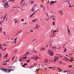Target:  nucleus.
Instances as JSON below:
<instances>
[{"mask_svg": "<svg viewBox=\"0 0 74 74\" xmlns=\"http://www.w3.org/2000/svg\"><path fill=\"white\" fill-rule=\"evenodd\" d=\"M48 52H47V53L48 54H50V56H52L53 55V52H52V51H51V50L49 49L48 51Z\"/></svg>", "mask_w": 74, "mask_h": 74, "instance_id": "nucleus-1", "label": "nucleus"}, {"mask_svg": "<svg viewBox=\"0 0 74 74\" xmlns=\"http://www.w3.org/2000/svg\"><path fill=\"white\" fill-rule=\"evenodd\" d=\"M1 69L2 71H4L5 72H6L7 71H8V69H3L2 68H1Z\"/></svg>", "mask_w": 74, "mask_h": 74, "instance_id": "nucleus-2", "label": "nucleus"}, {"mask_svg": "<svg viewBox=\"0 0 74 74\" xmlns=\"http://www.w3.org/2000/svg\"><path fill=\"white\" fill-rule=\"evenodd\" d=\"M67 29L68 30V34H69V36H71V35H70V31L69 30V27H68Z\"/></svg>", "mask_w": 74, "mask_h": 74, "instance_id": "nucleus-3", "label": "nucleus"}, {"mask_svg": "<svg viewBox=\"0 0 74 74\" xmlns=\"http://www.w3.org/2000/svg\"><path fill=\"white\" fill-rule=\"evenodd\" d=\"M47 62H48V59H47V58H45L44 62V64H45V63H47Z\"/></svg>", "mask_w": 74, "mask_h": 74, "instance_id": "nucleus-4", "label": "nucleus"}, {"mask_svg": "<svg viewBox=\"0 0 74 74\" xmlns=\"http://www.w3.org/2000/svg\"><path fill=\"white\" fill-rule=\"evenodd\" d=\"M11 71H14V70L13 69H8V71L7 73H10Z\"/></svg>", "mask_w": 74, "mask_h": 74, "instance_id": "nucleus-5", "label": "nucleus"}, {"mask_svg": "<svg viewBox=\"0 0 74 74\" xmlns=\"http://www.w3.org/2000/svg\"><path fill=\"white\" fill-rule=\"evenodd\" d=\"M53 35H52V37H55V36H56V34H55V32H54V31H53Z\"/></svg>", "mask_w": 74, "mask_h": 74, "instance_id": "nucleus-6", "label": "nucleus"}, {"mask_svg": "<svg viewBox=\"0 0 74 74\" xmlns=\"http://www.w3.org/2000/svg\"><path fill=\"white\" fill-rule=\"evenodd\" d=\"M37 65V64H35V65L34 66H30L29 68V69H32V68H33V67H35Z\"/></svg>", "mask_w": 74, "mask_h": 74, "instance_id": "nucleus-7", "label": "nucleus"}, {"mask_svg": "<svg viewBox=\"0 0 74 74\" xmlns=\"http://www.w3.org/2000/svg\"><path fill=\"white\" fill-rule=\"evenodd\" d=\"M54 1H52L50 2V4H51V5H53V4H54Z\"/></svg>", "mask_w": 74, "mask_h": 74, "instance_id": "nucleus-8", "label": "nucleus"}, {"mask_svg": "<svg viewBox=\"0 0 74 74\" xmlns=\"http://www.w3.org/2000/svg\"><path fill=\"white\" fill-rule=\"evenodd\" d=\"M59 13H60L61 14V15H63V13L62 12H62V11L60 10L58 11Z\"/></svg>", "mask_w": 74, "mask_h": 74, "instance_id": "nucleus-9", "label": "nucleus"}, {"mask_svg": "<svg viewBox=\"0 0 74 74\" xmlns=\"http://www.w3.org/2000/svg\"><path fill=\"white\" fill-rule=\"evenodd\" d=\"M36 26H35V28H37V29H38V27H39V25H38L37 24H36Z\"/></svg>", "mask_w": 74, "mask_h": 74, "instance_id": "nucleus-10", "label": "nucleus"}, {"mask_svg": "<svg viewBox=\"0 0 74 74\" xmlns=\"http://www.w3.org/2000/svg\"><path fill=\"white\" fill-rule=\"evenodd\" d=\"M35 57H36V58H35V60H38V58H38V57L37 56H36Z\"/></svg>", "mask_w": 74, "mask_h": 74, "instance_id": "nucleus-11", "label": "nucleus"}, {"mask_svg": "<svg viewBox=\"0 0 74 74\" xmlns=\"http://www.w3.org/2000/svg\"><path fill=\"white\" fill-rule=\"evenodd\" d=\"M63 48H64L65 47H66V44L64 45H63Z\"/></svg>", "mask_w": 74, "mask_h": 74, "instance_id": "nucleus-12", "label": "nucleus"}, {"mask_svg": "<svg viewBox=\"0 0 74 74\" xmlns=\"http://www.w3.org/2000/svg\"><path fill=\"white\" fill-rule=\"evenodd\" d=\"M58 70H59L58 71H59V72L62 71V70H61V69H60L59 68H58Z\"/></svg>", "mask_w": 74, "mask_h": 74, "instance_id": "nucleus-13", "label": "nucleus"}, {"mask_svg": "<svg viewBox=\"0 0 74 74\" xmlns=\"http://www.w3.org/2000/svg\"><path fill=\"white\" fill-rule=\"evenodd\" d=\"M37 20V19H34V20H32V22H36V21Z\"/></svg>", "mask_w": 74, "mask_h": 74, "instance_id": "nucleus-14", "label": "nucleus"}, {"mask_svg": "<svg viewBox=\"0 0 74 74\" xmlns=\"http://www.w3.org/2000/svg\"><path fill=\"white\" fill-rule=\"evenodd\" d=\"M69 71H67L66 70H65L63 72V73H67V72H69Z\"/></svg>", "mask_w": 74, "mask_h": 74, "instance_id": "nucleus-15", "label": "nucleus"}, {"mask_svg": "<svg viewBox=\"0 0 74 74\" xmlns=\"http://www.w3.org/2000/svg\"><path fill=\"white\" fill-rule=\"evenodd\" d=\"M8 56V53H7L6 55L4 56V58H7Z\"/></svg>", "mask_w": 74, "mask_h": 74, "instance_id": "nucleus-16", "label": "nucleus"}, {"mask_svg": "<svg viewBox=\"0 0 74 74\" xmlns=\"http://www.w3.org/2000/svg\"><path fill=\"white\" fill-rule=\"evenodd\" d=\"M16 40H17V39H16V38H15L14 39V42L15 44V42H16Z\"/></svg>", "mask_w": 74, "mask_h": 74, "instance_id": "nucleus-17", "label": "nucleus"}, {"mask_svg": "<svg viewBox=\"0 0 74 74\" xmlns=\"http://www.w3.org/2000/svg\"><path fill=\"white\" fill-rule=\"evenodd\" d=\"M64 52H66V51H67V49H66V48H64Z\"/></svg>", "mask_w": 74, "mask_h": 74, "instance_id": "nucleus-18", "label": "nucleus"}, {"mask_svg": "<svg viewBox=\"0 0 74 74\" xmlns=\"http://www.w3.org/2000/svg\"><path fill=\"white\" fill-rule=\"evenodd\" d=\"M56 57H55V58H54V62H56Z\"/></svg>", "mask_w": 74, "mask_h": 74, "instance_id": "nucleus-19", "label": "nucleus"}, {"mask_svg": "<svg viewBox=\"0 0 74 74\" xmlns=\"http://www.w3.org/2000/svg\"><path fill=\"white\" fill-rule=\"evenodd\" d=\"M45 21H48V20L49 19V18H48V19H47L46 18H45Z\"/></svg>", "mask_w": 74, "mask_h": 74, "instance_id": "nucleus-20", "label": "nucleus"}, {"mask_svg": "<svg viewBox=\"0 0 74 74\" xmlns=\"http://www.w3.org/2000/svg\"><path fill=\"white\" fill-rule=\"evenodd\" d=\"M42 50H43V51H45V47H43V48H42Z\"/></svg>", "mask_w": 74, "mask_h": 74, "instance_id": "nucleus-21", "label": "nucleus"}, {"mask_svg": "<svg viewBox=\"0 0 74 74\" xmlns=\"http://www.w3.org/2000/svg\"><path fill=\"white\" fill-rule=\"evenodd\" d=\"M30 60V59H29L27 60V63H29V61Z\"/></svg>", "mask_w": 74, "mask_h": 74, "instance_id": "nucleus-22", "label": "nucleus"}, {"mask_svg": "<svg viewBox=\"0 0 74 74\" xmlns=\"http://www.w3.org/2000/svg\"><path fill=\"white\" fill-rule=\"evenodd\" d=\"M39 70L40 69H36V71H37L36 73H37L38 71H39Z\"/></svg>", "mask_w": 74, "mask_h": 74, "instance_id": "nucleus-23", "label": "nucleus"}, {"mask_svg": "<svg viewBox=\"0 0 74 74\" xmlns=\"http://www.w3.org/2000/svg\"><path fill=\"white\" fill-rule=\"evenodd\" d=\"M6 49H7V48H5L4 49L2 50V51H5L6 50Z\"/></svg>", "mask_w": 74, "mask_h": 74, "instance_id": "nucleus-24", "label": "nucleus"}, {"mask_svg": "<svg viewBox=\"0 0 74 74\" xmlns=\"http://www.w3.org/2000/svg\"><path fill=\"white\" fill-rule=\"evenodd\" d=\"M27 59V57H24L22 58V59Z\"/></svg>", "mask_w": 74, "mask_h": 74, "instance_id": "nucleus-25", "label": "nucleus"}, {"mask_svg": "<svg viewBox=\"0 0 74 74\" xmlns=\"http://www.w3.org/2000/svg\"><path fill=\"white\" fill-rule=\"evenodd\" d=\"M51 48H57L56 47V46H54L53 47H51Z\"/></svg>", "mask_w": 74, "mask_h": 74, "instance_id": "nucleus-26", "label": "nucleus"}, {"mask_svg": "<svg viewBox=\"0 0 74 74\" xmlns=\"http://www.w3.org/2000/svg\"><path fill=\"white\" fill-rule=\"evenodd\" d=\"M7 63H3L2 64V65H7Z\"/></svg>", "mask_w": 74, "mask_h": 74, "instance_id": "nucleus-27", "label": "nucleus"}, {"mask_svg": "<svg viewBox=\"0 0 74 74\" xmlns=\"http://www.w3.org/2000/svg\"><path fill=\"white\" fill-rule=\"evenodd\" d=\"M44 6L42 5H40V7H41V8H43L44 7Z\"/></svg>", "mask_w": 74, "mask_h": 74, "instance_id": "nucleus-28", "label": "nucleus"}, {"mask_svg": "<svg viewBox=\"0 0 74 74\" xmlns=\"http://www.w3.org/2000/svg\"><path fill=\"white\" fill-rule=\"evenodd\" d=\"M9 7V6L8 5H7L6 6H4V7L5 8H7V7Z\"/></svg>", "mask_w": 74, "mask_h": 74, "instance_id": "nucleus-29", "label": "nucleus"}, {"mask_svg": "<svg viewBox=\"0 0 74 74\" xmlns=\"http://www.w3.org/2000/svg\"><path fill=\"white\" fill-rule=\"evenodd\" d=\"M8 3H5V5H8Z\"/></svg>", "mask_w": 74, "mask_h": 74, "instance_id": "nucleus-30", "label": "nucleus"}, {"mask_svg": "<svg viewBox=\"0 0 74 74\" xmlns=\"http://www.w3.org/2000/svg\"><path fill=\"white\" fill-rule=\"evenodd\" d=\"M1 30H2V28H1V27H0V31L1 32Z\"/></svg>", "mask_w": 74, "mask_h": 74, "instance_id": "nucleus-31", "label": "nucleus"}, {"mask_svg": "<svg viewBox=\"0 0 74 74\" xmlns=\"http://www.w3.org/2000/svg\"><path fill=\"white\" fill-rule=\"evenodd\" d=\"M5 33H6L5 32H3V34L4 35H5Z\"/></svg>", "mask_w": 74, "mask_h": 74, "instance_id": "nucleus-32", "label": "nucleus"}, {"mask_svg": "<svg viewBox=\"0 0 74 74\" xmlns=\"http://www.w3.org/2000/svg\"><path fill=\"white\" fill-rule=\"evenodd\" d=\"M6 62H10V60L9 59L6 60Z\"/></svg>", "mask_w": 74, "mask_h": 74, "instance_id": "nucleus-33", "label": "nucleus"}, {"mask_svg": "<svg viewBox=\"0 0 74 74\" xmlns=\"http://www.w3.org/2000/svg\"><path fill=\"white\" fill-rule=\"evenodd\" d=\"M71 7H73V6H72L70 5H69V8H71Z\"/></svg>", "mask_w": 74, "mask_h": 74, "instance_id": "nucleus-34", "label": "nucleus"}, {"mask_svg": "<svg viewBox=\"0 0 74 74\" xmlns=\"http://www.w3.org/2000/svg\"><path fill=\"white\" fill-rule=\"evenodd\" d=\"M34 14H35V13H34V12L31 15L32 16H33V15H34Z\"/></svg>", "mask_w": 74, "mask_h": 74, "instance_id": "nucleus-35", "label": "nucleus"}, {"mask_svg": "<svg viewBox=\"0 0 74 74\" xmlns=\"http://www.w3.org/2000/svg\"><path fill=\"white\" fill-rule=\"evenodd\" d=\"M56 59H57V60L58 61V60H59V57H56Z\"/></svg>", "mask_w": 74, "mask_h": 74, "instance_id": "nucleus-36", "label": "nucleus"}, {"mask_svg": "<svg viewBox=\"0 0 74 74\" xmlns=\"http://www.w3.org/2000/svg\"><path fill=\"white\" fill-rule=\"evenodd\" d=\"M22 60H23V59H22H22H21L19 60V62H21V61H22Z\"/></svg>", "mask_w": 74, "mask_h": 74, "instance_id": "nucleus-37", "label": "nucleus"}, {"mask_svg": "<svg viewBox=\"0 0 74 74\" xmlns=\"http://www.w3.org/2000/svg\"><path fill=\"white\" fill-rule=\"evenodd\" d=\"M52 20H54V21H55V18L54 17H53L52 18Z\"/></svg>", "mask_w": 74, "mask_h": 74, "instance_id": "nucleus-38", "label": "nucleus"}, {"mask_svg": "<svg viewBox=\"0 0 74 74\" xmlns=\"http://www.w3.org/2000/svg\"><path fill=\"white\" fill-rule=\"evenodd\" d=\"M15 56H14V57L12 58V60H13L14 59V58H15Z\"/></svg>", "mask_w": 74, "mask_h": 74, "instance_id": "nucleus-39", "label": "nucleus"}, {"mask_svg": "<svg viewBox=\"0 0 74 74\" xmlns=\"http://www.w3.org/2000/svg\"><path fill=\"white\" fill-rule=\"evenodd\" d=\"M53 26H54V25H55V22H53Z\"/></svg>", "mask_w": 74, "mask_h": 74, "instance_id": "nucleus-40", "label": "nucleus"}, {"mask_svg": "<svg viewBox=\"0 0 74 74\" xmlns=\"http://www.w3.org/2000/svg\"><path fill=\"white\" fill-rule=\"evenodd\" d=\"M25 65H27V63H25L24 64V65L25 66Z\"/></svg>", "mask_w": 74, "mask_h": 74, "instance_id": "nucleus-41", "label": "nucleus"}, {"mask_svg": "<svg viewBox=\"0 0 74 74\" xmlns=\"http://www.w3.org/2000/svg\"><path fill=\"white\" fill-rule=\"evenodd\" d=\"M29 52H28L26 53V55H27V54H29Z\"/></svg>", "mask_w": 74, "mask_h": 74, "instance_id": "nucleus-42", "label": "nucleus"}, {"mask_svg": "<svg viewBox=\"0 0 74 74\" xmlns=\"http://www.w3.org/2000/svg\"><path fill=\"white\" fill-rule=\"evenodd\" d=\"M37 40V39H34V40H32V42H33V41H35V40Z\"/></svg>", "mask_w": 74, "mask_h": 74, "instance_id": "nucleus-43", "label": "nucleus"}, {"mask_svg": "<svg viewBox=\"0 0 74 74\" xmlns=\"http://www.w3.org/2000/svg\"><path fill=\"white\" fill-rule=\"evenodd\" d=\"M19 33H20V32H19V31H18V32H17V35H18V34H19Z\"/></svg>", "mask_w": 74, "mask_h": 74, "instance_id": "nucleus-44", "label": "nucleus"}, {"mask_svg": "<svg viewBox=\"0 0 74 74\" xmlns=\"http://www.w3.org/2000/svg\"><path fill=\"white\" fill-rule=\"evenodd\" d=\"M31 10L32 11H33V12H34V9L33 8H32V9H31Z\"/></svg>", "mask_w": 74, "mask_h": 74, "instance_id": "nucleus-45", "label": "nucleus"}, {"mask_svg": "<svg viewBox=\"0 0 74 74\" xmlns=\"http://www.w3.org/2000/svg\"><path fill=\"white\" fill-rule=\"evenodd\" d=\"M73 66H71V65H69L68 66V67H72Z\"/></svg>", "mask_w": 74, "mask_h": 74, "instance_id": "nucleus-46", "label": "nucleus"}, {"mask_svg": "<svg viewBox=\"0 0 74 74\" xmlns=\"http://www.w3.org/2000/svg\"><path fill=\"white\" fill-rule=\"evenodd\" d=\"M24 1V0H22L20 2V3H22V2H23V1Z\"/></svg>", "mask_w": 74, "mask_h": 74, "instance_id": "nucleus-47", "label": "nucleus"}, {"mask_svg": "<svg viewBox=\"0 0 74 74\" xmlns=\"http://www.w3.org/2000/svg\"><path fill=\"white\" fill-rule=\"evenodd\" d=\"M30 59H34V57H30Z\"/></svg>", "mask_w": 74, "mask_h": 74, "instance_id": "nucleus-48", "label": "nucleus"}, {"mask_svg": "<svg viewBox=\"0 0 74 74\" xmlns=\"http://www.w3.org/2000/svg\"><path fill=\"white\" fill-rule=\"evenodd\" d=\"M49 44H48L46 45V48H47V47H48V45H49Z\"/></svg>", "mask_w": 74, "mask_h": 74, "instance_id": "nucleus-49", "label": "nucleus"}, {"mask_svg": "<svg viewBox=\"0 0 74 74\" xmlns=\"http://www.w3.org/2000/svg\"><path fill=\"white\" fill-rule=\"evenodd\" d=\"M33 52H36V50H35V49H34Z\"/></svg>", "mask_w": 74, "mask_h": 74, "instance_id": "nucleus-50", "label": "nucleus"}, {"mask_svg": "<svg viewBox=\"0 0 74 74\" xmlns=\"http://www.w3.org/2000/svg\"><path fill=\"white\" fill-rule=\"evenodd\" d=\"M56 31L57 32H59V29H56Z\"/></svg>", "mask_w": 74, "mask_h": 74, "instance_id": "nucleus-51", "label": "nucleus"}, {"mask_svg": "<svg viewBox=\"0 0 74 74\" xmlns=\"http://www.w3.org/2000/svg\"><path fill=\"white\" fill-rule=\"evenodd\" d=\"M30 32H33V30L31 29L30 30Z\"/></svg>", "mask_w": 74, "mask_h": 74, "instance_id": "nucleus-52", "label": "nucleus"}, {"mask_svg": "<svg viewBox=\"0 0 74 74\" xmlns=\"http://www.w3.org/2000/svg\"><path fill=\"white\" fill-rule=\"evenodd\" d=\"M22 67H25V65H22Z\"/></svg>", "mask_w": 74, "mask_h": 74, "instance_id": "nucleus-53", "label": "nucleus"}, {"mask_svg": "<svg viewBox=\"0 0 74 74\" xmlns=\"http://www.w3.org/2000/svg\"><path fill=\"white\" fill-rule=\"evenodd\" d=\"M0 49H3V48L2 47H1Z\"/></svg>", "mask_w": 74, "mask_h": 74, "instance_id": "nucleus-54", "label": "nucleus"}, {"mask_svg": "<svg viewBox=\"0 0 74 74\" xmlns=\"http://www.w3.org/2000/svg\"><path fill=\"white\" fill-rule=\"evenodd\" d=\"M21 21L22 22H23V21H24V19H22V20H21Z\"/></svg>", "mask_w": 74, "mask_h": 74, "instance_id": "nucleus-55", "label": "nucleus"}, {"mask_svg": "<svg viewBox=\"0 0 74 74\" xmlns=\"http://www.w3.org/2000/svg\"><path fill=\"white\" fill-rule=\"evenodd\" d=\"M51 16L52 17H53V16H54V17H56V16H53V15H51Z\"/></svg>", "mask_w": 74, "mask_h": 74, "instance_id": "nucleus-56", "label": "nucleus"}, {"mask_svg": "<svg viewBox=\"0 0 74 74\" xmlns=\"http://www.w3.org/2000/svg\"><path fill=\"white\" fill-rule=\"evenodd\" d=\"M6 17V16H4L3 17V18L5 19V17Z\"/></svg>", "mask_w": 74, "mask_h": 74, "instance_id": "nucleus-57", "label": "nucleus"}, {"mask_svg": "<svg viewBox=\"0 0 74 74\" xmlns=\"http://www.w3.org/2000/svg\"><path fill=\"white\" fill-rule=\"evenodd\" d=\"M2 54V53H0V57H1V55Z\"/></svg>", "mask_w": 74, "mask_h": 74, "instance_id": "nucleus-58", "label": "nucleus"}, {"mask_svg": "<svg viewBox=\"0 0 74 74\" xmlns=\"http://www.w3.org/2000/svg\"><path fill=\"white\" fill-rule=\"evenodd\" d=\"M34 3V1H32V2H31V4H33V3Z\"/></svg>", "mask_w": 74, "mask_h": 74, "instance_id": "nucleus-59", "label": "nucleus"}, {"mask_svg": "<svg viewBox=\"0 0 74 74\" xmlns=\"http://www.w3.org/2000/svg\"><path fill=\"white\" fill-rule=\"evenodd\" d=\"M72 54H73V53H71V54H69V55L70 56H71V55H72Z\"/></svg>", "mask_w": 74, "mask_h": 74, "instance_id": "nucleus-60", "label": "nucleus"}, {"mask_svg": "<svg viewBox=\"0 0 74 74\" xmlns=\"http://www.w3.org/2000/svg\"><path fill=\"white\" fill-rule=\"evenodd\" d=\"M50 16V19H51V18H52V16Z\"/></svg>", "mask_w": 74, "mask_h": 74, "instance_id": "nucleus-61", "label": "nucleus"}, {"mask_svg": "<svg viewBox=\"0 0 74 74\" xmlns=\"http://www.w3.org/2000/svg\"><path fill=\"white\" fill-rule=\"evenodd\" d=\"M14 22L15 23H17V22H18V21H15Z\"/></svg>", "mask_w": 74, "mask_h": 74, "instance_id": "nucleus-62", "label": "nucleus"}, {"mask_svg": "<svg viewBox=\"0 0 74 74\" xmlns=\"http://www.w3.org/2000/svg\"><path fill=\"white\" fill-rule=\"evenodd\" d=\"M49 1H48L47 3V4H49Z\"/></svg>", "mask_w": 74, "mask_h": 74, "instance_id": "nucleus-63", "label": "nucleus"}, {"mask_svg": "<svg viewBox=\"0 0 74 74\" xmlns=\"http://www.w3.org/2000/svg\"><path fill=\"white\" fill-rule=\"evenodd\" d=\"M2 2H3V3H5V1H2Z\"/></svg>", "mask_w": 74, "mask_h": 74, "instance_id": "nucleus-64", "label": "nucleus"}]
</instances>
